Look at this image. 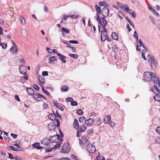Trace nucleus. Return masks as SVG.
<instances>
[{"label":"nucleus","instance_id":"nucleus-1","mask_svg":"<svg viewBox=\"0 0 160 160\" xmlns=\"http://www.w3.org/2000/svg\"><path fill=\"white\" fill-rule=\"evenodd\" d=\"M143 78V80L146 81H150L152 80L153 83L155 84L154 91L157 93L159 92L160 82L156 77V75L154 73L150 72H146L144 73Z\"/></svg>","mask_w":160,"mask_h":160},{"label":"nucleus","instance_id":"nucleus-2","mask_svg":"<svg viewBox=\"0 0 160 160\" xmlns=\"http://www.w3.org/2000/svg\"><path fill=\"white\" fill-rule=\"evenodd\" d=\"M148 62L150 63L151 67H152L153 64L156 67L157 63L154 57L152 56L148 55Z\"/></svg>","mask_w":160,"mask_h":160},{"label":"nucleus","instance_id":"nucleus-3","mask_svg":"<svg viewBox=\"0 0 160 160\" xmlns=\"http://www.w3.org/2000/svg\"><path fill=\"white\" fill-rule=\"evenodd\" d=\"M70 150V146L64 143L62 147L61 152L62 153H67L69 152Z\"/></svg>","mask_w":160,"mask_h":160},{"label":"nucleus","instance_id":"nucleus-4","mask_svg":"<svg viewBox=\"0 0 160 160\" xmlns=\"http://www.w3.org/2000/svg\"><path fill=\"white\" fill-rule=\"evenodd\" d=\"M86 149L89 153H94L96 151V148L92 144H88L86 147Z\"/></svg>","mask_w":160,"mask_h":160},{"label":"nucleus","instance_id":"nucleus-5","mask_svg":"<svg viewBox=\"0 0 160 160\" xmlns=\"http://www.w3.org/2000/svg\"><path fill=\"white\" fill-rule=\"evenodd\" d=\"M101 13L103 17H107L109 15V10L106 7L103 8L102 10Z\"/></svg>","mask_w":160,"mask_h":160},{"label":"nucleus","instance_id":"nucleus-6","mask_svg":"<svg viewBox=\"0 0 160 160\" xmlns=\"http://www.w3.org/2000/svg\"><path fill=\"white\" fill-rule=\"evenodd\" d=\"M59 137H60V136L59 134H58V136H53L51 137L49 139L50 142L51 143L56 142L58 141Z\"/></svg>","mask_w":160,"mask_h":160},{"label":"nucleus","instance_id":"nucleus-7","mask_svg":"<svg viewBox=\"0 0 160 160\" xmlns=\"http://www.w3.org/2000/svg\"><path fill=\"white\" fill-rule=\"evenodd\" d=\"M137 42L138 43V44H137L136 47V49L137 51H140L141 50V49H140L139 47H141L142 45V46L143 48H144L147 51L146 48H145V47L143 45V43L142 41L140 39L138 40Z\"/></svg>","mask_w":160,"mask_h":160},{"label":"nucleus","instance_id":"nucleus-8","mask_svg":"<svg viewBox=\"0 0 160 160\" xmlns=\"http://www.w3.org/2000/svg\"><path fill=\"white\" fill-rule=\"evenodd\" d=\"M94 119L93 118H89L85 121V123L88 126H91L93 124Z\"/></svg>","mask_w":160,"mask_h":160},{"label":"nucleus","instance_id":"nucleus-9","mask_svg":"<svg viewBox=\"0 0 160 160\" xmlns=\"http://www.w3.org/2000/svg\"><path fill=\"white\" fill-rule=\"evenodd\" d=\"M49 130L50 131L54 130L56 128L55 122H52L48 125Z\"/></svg>","mask_w":160,"mask_h":160},{"label":"nucleus","instance_id":"nucleus-10","mask_svg":"<svg viewBox=\"0 0 160 160\" xmlns=\"http://www.w3.org/2000/svg\"><path fill=\"white\" fill-rule=\"evenodd\" d=\"M19 70L20 73L23 74H25L26 72L25 67L24 65H21L19 68Z\"/></svg>","mask_w":160,"mask_h":160},{"label":"nucleus","instance_id":"nucleus-11","mask_svg":"<svg viewBox=\"0 0 160 160\" xmlns=\"http://www.w3.org/2000/svg\"><path fill=\"white\" fill-rule=\"evenodd\" d=\"M153 92L156 95H155L154 97V100L156 101L160 102V96L158 95V94L160 93V90H159V92L158 93H157L154 91V88H153Z\"/></svg>","mask_w":160,"mask_h":160},{"label":"nucleus","instance_id":"nucleus-12","mask_svg":"<svg viewBox=\"0 0 160 160\" xmlns=\"http://www.w3.org/2000/svg\"><path fill=\"white\" fill-rule=\"evenodd\" d=\"M41 142L42 144L44 145H47L49 143L50 140L48 138H46L42 139Z\"/></svg>","mask_w":160,"mask_h":160},{"label":"nucleus","instance_id":"nucleus-13","mask_svg":"<svg viewBox=\"0 0 160 160\" xmlns=\"http://www.w3.org/2000/svg\"><path fill=\"white\" fill-rule=\"evenodd\" d=\"M106 35H108L106 33L105 34L103 31L101 32V40L102 41H104L107 39Z\"/></svg>","mask_w":160,"mask_h":160},{"label":"nucleus","instance_id":"nucleus-14","mask_svg":"<svg viewBox=\"0 0 160 160\" xmlns=\"http://www.w3.org/2000/svg\"><path fill=\"white\" fill-rule=\"evenodd\" d=\"M40 143L39 142H36L34 144H32V146L33 147L37 148L38 149H41L43 148V147L40 146Z\"/></svg>","mask_w":160,"mask_h":160},{"label":"nucleus","instance_id":"nucleus-15","mask_svg":"<svg viewBox=\"0 0 160 160\" xmlns=\"http://www.w3.org/2000/svg\"><path fill=\"white\" fill-rule=\"evenodd\" d=\"M111 119V117L110 116L108 115L105 117L104 118L103 121L105 123H110V122Z\"/></svg>","mask_w":160,"mask_h":160},{"label":"nucleus","instance_id":"nucleus-16","mask_svg":"<svg viewBox=\"0 0 160 160\" xmlns=\"http://www.w3.org/2000/svg\"><path fill=\"white\" fill-rule=\"evenodd\" d=\"M58 56L59 57V58L61 61L64 63H66V62L65 59L66 58L65 56L62 55L60 53H58Z\"/></svg>","mask_w":160,"mask_h":160},{"label":"nucleus","instance_id":"nucleus-17","mask_svg":"<svg viewBox=\"0 0 160 160\" xmlns=\"http://www.w3.org/2000/svg\"><path fill=\"white\" fill-rule=\"evenodd\" d=\"M26 91L30 95H32L34 94V91L31 88H27Z\"/></svg>","mask_w":160,"mask_h":160},{"label":"nucleus","instance_id":"nucleus-18","mask_svg":"<svg viewBox=\"0 0 160 160\" xmlns=\"http://www.w3.org/2000/svg\"><path fill=\"white\" fill-rule=\"evenodd\" d=\"M10 50L14 55L16 54L18 51V50L17 48L14 47H11Z\"/></svg>","mask_w":160,"mask_h":160},{"label":"nucleus","instance_id":"nucleus-19","mask_svg":"<svg viewBox=\"0 0 160 160\" xmlns=\"http://www.w3.org/2000/svg\"><path fill=\"white\" fill-rule=\"evenodd\" d=\"M57 58L56 57L53 56L50 57L49 58V63H52L55 62V60L57 61Z\"/></svg>","mask_w":160,"mask_h":160},{"label":"nucleus","instance_id":"nucleus-20","mask_svg":"<svg viewBox=\"0 0 160 160\" xmlns=\"http://www.w3.org/2000/svg\"><path fill=\"white\" fill-rule=\"evenodd\" d=\"M53 113H50L48 115V117L49 118L50 120H55L56 118V116L53 112Z\"/></svg>","mask_w":160,"mask_h":160},{"label":"nucleus","instance_id":"nucleus-21","mask_svg":"<svg viewBox=\"0 0 160 160\" xmlns=\"http://www.w3.org/2000/svg\"><path fill=\"white\" fill-rule=\"evenodd\" d=\"M73 125L74 127L76 129H78L79 127L78 123L77 120L76 119H75L73 123Z\"/></svg>","mask_w":160,"mask_h":160},{"label":"nucleus","instance_id":"nucleus-22","mask_svg":"<svg viewBox=\"0 0 160 160\" xmlns=\"http://www.w3.org/2000/svg\"><path fill=\"white\" fill-rule=\"evenodd\" d=\"M96 10L97 12L96 14H99L101 13V8L100 7H99L97 5L95 6Z\"/></svg>","mask_w":160,"mask_h":160},{"label":"nucleus","instance_id":"nucleus-23","mask_svg":"<svg viewBox=\"0 0 160 160\" xmlns=\"http://www.w3.org/2000/svg\"><path fill=\"white\" fill-rule=\"evenodd\" d=\"M69 88V87L67 85H63L62 86L61 89V90L63 91L64 92L67 91Z\"/></svg>","mask_w":160,"mask_h":160},{"label":"nucleus","instance_id":"nucleus-24","mask_svg":"<svg viewBox=\"0 0 160 160\" xmlns=\"http://www.w3.org/2000/svg\"><path fill=\"white\" fill-rule=\"evenodd\" d=\"M111 36L112 39L117 40L118 39V34L117 33L114 32L112 33Z\"/></svg>","mask_w":160,"mask_h":160},{"label":"nucleus","instance_id":"nucleus-25","mask_svg":"<svg viewBox=\"0 0 160 160\" xmlns=\"http://www.w3.org/2000/svg\"><path fill=\"white\" fill-rule=\"evenodd\" d=\"M86 129V127L84 125L81 126L79 128V131L80 132H84Z\"/></svg>","mask_w":160,"mask_h":160},{"label":"nucleus","instance_id":"nucleus-26","mask_svg":"<svg viewBox=\"0 0 160 160\" xmlns=\"http://www.w3.org/2000/svg\"><path fill=\"white\" fill-rule=\"evenodd\" d=\"M95 120L96 121L97 124L98 126H100L102 122V121L101 120L98 118H97V119Z\"/></svg>","mask_w":160,"mask_h":160},{"label":"nucleus","instance_id":"nucleus-27","mask_svg":"<svg viewBox=\"0 0 160 160\" xmlns=\"http://www.w3.org/2000/svg\"><path fill=\"white\" fill-rule=\"evenodd\" d=\"M38 80L42 84H43L45 82V79L44 78H42L41 76H39L38 77Z\"/></svg>","mask_w":160,"mask_h":160},{"label":"nucleus","instance_id":"nucleus-28","mask_svg":"<svg viewBox=\"0 0 160 160\" xmlns=\"http://www.w3.org/2000/svg\"><path fill=\"white\" fill-rule=\"evenodd\" d=\"M68 56L71 57L74 59H77L78 57V56L77 55L72 53H69L68 54Z\"/></svg>","mask_w":160,"mask_h":160},{"label":"nucleus","instance_id":"nucleus-29","mask_svg":"<svg viewBox=\"0 0 160 160\" xmlns=\"http://www.w3.org/2000/svg\"><path fill=\"white\" fill-rule=\"evenodd\" d=\"M20 20L21 23L23 25H24L26 23L25 20L24 18L22 16H21L20 17Z\"/></svg>","mask_w":160,"mask_h":160},{"label":"nucleus","instance_id":"nucleus-30","mask_svg":"<svg viewBox=\"0 0 160 160\" xmlns=\"http://www.w3.org/2000/svg\"><path fill=\"white\" fill-rule=\"evenodd\" d=\"M7 148L8 149H10L13 151H16L18 150L17 148H15L13 146H8L7 147Z\"/></svg>","mask_w":160,"mask_h":160},{"label":"nucleus","instance_id":"nucleus-31","mask_svg":"<svg viewBox=\"0 0 160 160\" xmlns=\"http://www.w3.org/2000/svg\"><path fill=\"white\" fill-rule=\"evenodd\" d=\"M39 93H38L37 95H34L33 96V98H35L36 100H37V101H40V100H38V99L39 98H40V96L38 95Z\"/></svg>","mask_w":160,"mask_h":160},{"label":"nucleus","instance_id":"nucleus-32","mask_svg":"<svg viewBox=\"0 0 160 160\" xmlns=\"http://www.w3.org/2000/svg\"><path fill=\"white\" fill-rule=\"evenodd\" d=\"M41 86L42 87V90L43 92L46 94L47 95L49 96L50 95L49 93L46 90H45L44 88L41 85Z\"/></svg>","mask_w":160,"mask_h":160},{"label":"nucleus","instance_id":"nucleus-33","mask_svg":"<svg viewBox=\"0 0 160 160\" xmlns=\"http://www.w3.org/2000/svg\"><path fill=\"white\" fill-rule=\"evenodd\" d=\"M99 5L101 6H104L105 7L107 6L108 5V4L105 2H99Z\"/></svg>","mask_w":160,"mask_h":160},{"label":"nucleus","instance_id":"nucleus-34","mask_svg":"<svg viewBox=\"0 0 160 160\" xmlns=\"http://www.w3.org/2000/svg\"><path fill=\"white\" fill-rule=\"evenodd\" d=\"M61 143L59 142H58L57 143V144L54 146V147L53 149H58L60 146Z\"/></svg>","mask_w":160,"mask_h":160},{"label":"nucleus","instance_id":"nucleus-35","mask_svg":"<svg viewBox=\"0 0 160 160\" xmlns=\"http://www.w3.org/2000/svg\"><path fill=\"white\" fill-rule=\"evenodd\" d=\"M96 159L97 160H105L104 157L102 156H98L97 157Z\"/></svg>","mask_w":160,"mask_h":160},{"label":"nucleus","instance_id":"nucleus-36","mask_svg":"<svg viewBox=\"0 0 160 160\" xmlns=\"http://www.w3.org/2000/svg\"><path fill=\"white\" fill-rule=\"evenodd\" d=\"M134 37L137 39V41H138L139 39H138V36L136 31L134 32Z\"/></svg>","mask_w":160,"mask_h":160},{"label":"nucleus","instance_id":"nucleus-37","mask_svg":"<svg viewBox=\"0 0 160 160\" xmlns=\"http://www.w3.org/2000/svg\"><path fill=\"white\" fill-rule=\"evenodd\" d=\"M62 30L65 32L69 33V31L68 29L66 28L62 27Z\"/></svg>","mask_w":160,"mask_h":160},{"label":"nucleus","instance_id":"nucleus-38","mask_svg":"<svg viewBox=\"0 0 160 160\" xmlns=\"http://www.w3.org/2000/svg\"><path fill=\"white\" fill-rule=\"evenodd\" d=\"M0 46H2V48L3 49H6L7 47V44L3 43L1 42V44H0Z\"/></svg>","mask_w":160,"mask_h":160},{"label":"nucleus","instance_id":"nucleus-39","mask_svg":"<svg viewBox=\"0 0 160 160\" xmlns=\"http://www.w3.org/2000/svg\"><path fill=\"white\" fill-rule=\"evenodd\" d=\"M77 113L79 115H81L83 114V112L82 110L78 109L77 110Z\"/></svg>","mask_w":160,"mask_h":160},{"label":"nucleus","instance_id":"nucleus-40","mask_svg":"<svg viewBox=\"0 0 160 160\" xmlns=\"http://www.w3.org/2000/svg\"><path fill=\"white\" fill-rule=\"evenodd\" d=\"M113 51L116 53L118 52V48L117 46H114L112 48Z\"/></svg>","mask_w":160,"mask_h":160},{"label":"nucleus","instance_id":"nucleus-41","mask_svg":"<svg viewBox=\"0 0 160 160\" xmlns=\"http://www.w3.org/2000/svg\"><path fill=\"white\" fill-rule=\"evenodd\" d=\"M71 105H72V106H77L78 105V102L76 101H73H73H72L71 102Z\"/></svg>","mask_w":160,"mask_h":160},{"label":"nucleus","instance_id":"nucleus-42","mask_svg":"<svg viewBox=\"0 0 160 160\" xmlns=\"http://www.w3.org/2000/svg\"><path fill=\"white\" fill-rule=\"evenodd\" d=\"M69 42L73 44H78V41L75 40H70L69 41Z\"/></svg>","mask_w":160,"mask_h":160},{"label":"nucleus","instance_id":"nucleus-43","mask_svg":"<svg viewBox=\"0 0 160 160\" xmlns=\"http://www.w3.org/2000/svg\"><path fill=\"white\" fill-rule=\"evenodd\" d=\"M155 130L157 133L160 135V127H157Z\"/></svg>","mask_w":160,"mask_h":160},{"label":"nucleus","instance_id":"nucleus-44","mask_svg":"<svg viewBox=\"0 0 160 160\" xmlns=\"http://www.w3.org/2000/svg\"><path fill=\"white\" fill-rule=\"evenodd\" d=\"M42 74L43 76H47L48 75V72L47 71H44L42 72Z\"/></svg>","mask_w":160,"mask_h":160},{"label":"nucleus","instance_id":"nucleus-45","mask_svg":"<svg viewBox=\"0 0 160 160\" xmlns=\"http://www.w3.org/2000/svg\"><path fill=\"white\" fill-rule=\"evenodd\" d=\"M66 100L70 102H71L72 101H73V99L72 98L68 97L66 98Z\"/></svg>","mask_w":160,"mask_h":160},{"label":"nucleus","instance_id":"nucleus-46","mask_svg":"<svg viewBox=\"0 0 160 160\" xmlns=\"http://www.w3.org/2000/svg\"><path fill=\"white\" fill-rule=\"evenodd\" d=\"M71 158L73 159H75V160H78V158L74 154H72L71 156Z\"/></svg>","mask_w":160,"mask_h":160},{"label":"nucleus","instance_id":"nucleus-47","mask_svg":"<svg viewBox=\"0 0 160 160\" xmlns=\"http://www.w3.org/2000/svg\"><path fill=\"white\" fill-rule=\"evenodd\" d=\"M34 88L36 90L38 91L39 89V88L36 84H34L33 86Z\"/></svg>","mask_w":160,"mask_h":160},{"label":"nucleus","instance_id":"nucleus-48","mask_svg":"<svg viewBox=\"0 0 160 160\" xmlns=\"http://www.w3.org/2000/svg\"><path fill=\"white\" fill-rule=\"evenodd\" d=\"M69 159V158L68 157L62 158H59L58 160H68Z\"/></svg>","mask_w":160,"mask_h":160},{"label":"nucleus","instance_id":"nucleus-49","mask_svg":"<svg viewBox=\"0 0 160 160\" xmlns=\"http://www.w3.org/2000/svg\"><path fill=\"white\" fill-rule=\"evenodd\" d=\"M8 154L9 155L8 158H10L11 159H13L14 158L13 155L11 153H8Z\"/></svg>","mask_w":160,"mask_h":160},{"label":"nucleus","instance_id":"nucleus-50","mask_svg":"<svg viewBox=\"0 0 160 160\" xmlns=\"http://www.w3.org/2000/svg\"><path fill=\"white\" fill-rule=\"evenodd\" d=\"M126 28L128 30V32H130L131 31V28H130V25L129 24L127 23V24Z\"/></svg>","mask_w":160,"mask_h":160},{"label":"nucleus","instance_id":"nucleus-51","mask_svg":"<svg viewBox=\"0 0 160 160\" xmlns=\"http://www.w3.org/2000/svg\"><path fill=\"white\" fill-rule=\"evenodd\" d=\"M118 3L119 5L120 6V7L122 9H123L125 7L123 4H122L121 3L118 2Z\"/></svg>","mask_w":160,"mask_h":160},{"label":"nucleus","instance_id":"nucleus-52","mask_svg":"<svg viewBox=\"0 0 160 160\" xmlns=\"http://www.w3.org/2000/svg\"><path fill=\"white\" fill-rule=\"evenodd\" d=\"M97 16L95 17V18L98 22L100 20V18L99 16V14H96Z\"/></svg>","mask_w":160,"mask_h":160},{"label":"nucleus","instance_id":"nucleus-53","mask_svg":"<svg viewBox=\"0 0 160 160\" xmlns=\"http://www.w3.org/2000/svg\"><path fill=\"white\" fill-rule=\"evenodd\" d=\"M56 121L57 123V126L58 127L60 126V123L58 119H56Z\"/></svg>","mask_w":160,"mask_h":160},{"label":"nucleus","instance_id":"nucleus-54","mask_svg":"<svg viewBox=\"0 0 160 160\" xmlns=\"http://www.w3.org/2000/svg\"><path fill=\"white\" fill-rule=\"evenodd\" d=\"M46 49L49 53H51L52 52V50L48 48H46Z\"/></svg>","mask_w":160,"mask_h":160},{"label":"nucleus","instance_id":"nucleus-55","mask_svg":"<svg viewBox=\"0 0 160 160\" xmlns=\"http://www.w3.org/2000/svg\"><path fill=\"white\" fill-rule=\"evenodd\" d=\"M53 104L54 105L56 106L57 108H58V102L57 101H54L53 102Z\"/></svg>","mask_w":160,"mask_h":160},{"label":"nucleus","instance_id":"nucleus-56","mask_svg":"<svg viewBox=\"0 0 160 160\" xmlns=\"http://www.w3.org/2000/svg\"><path fill=\"white\" fill-rule=\"evenodd\" d=\"M43 107L44 109H47L48 107V104L46 103H44L43 105Z\"/></svg>","mask_w":160,"mask_h":160},{"label":"nucleus","instance_id":"nucleus-57","mask_svg":"<svg viewBox=\"0 0 160 160\" xmlns=\"http://www.w3.org/2000/svg\"><path fill=\"white\" fill-rule=\"evenodd\" d=\"M110 126L111 127H114L115 125V124L114 122H110Z\"/></svg>","mask_w":160,"mask_h":160},{"label":"nucleus","instance_id":"nucleus-58","mask_svg":"<svg viewBox=\"0 0 160 160\" xmlns=\"http://www.w3.org/2000/svg\"><path fill=\"white\" fill-rule=\"evenodd\" d=\"M11 135L15 139L17 138V134L13 133H11Z\"/></svg>","mask_w":160,"mask_h":160},{"label":"nucleus","instance_id":"nucleus-59","mask_svg":"<svg viewBox=\"0 0 160 160\" xmlns=\"http://www.w3.org/2000/svg\"><path fill=\"white\" fill-rule=\"evenodd\" d=\"M15 99L18 101H20V100L18 95H16L15 96Z\"/></svg>","mask_w":160,"mask_h":160},{"label":"nucleus","instance_id":"nucleus-60","mask_svg":"<svg viewBox=\"0 0 160 160\" xmlns=\"http://www.w3.org/2000/svg\"><path fill=\"white\" fill-rule=\"evenodd\" d=\"M125 8L127 12H128L129 11V7L128 6H125L124 7Z\"/></svg>","mask_w":160,"mask_h":160},{"label":"nucleus","instance_id":"nucleus-61","mask_svg":"<svg viewBox=\"0 0 160 160\" xmlns=\"http://www.w3.org/2000/svg\"><path fill=\"white\" fill-rule=\"evenodd\" d=\"M44 11L46 12H48V8L45 5L44 6Z\"/></svg>","mask_w":160,"mask_h":160},{"label":"nucleus","instance_id":"nucleus-62","mask_svg":"<svg viewBox=\"0 0 160 160\" xmlns=\"http://www.w3.org/2000/svg\"><path fill=\"white\" fill-rule=\"evenodd\" d=\"M78 16L75 15H72L70 16V17L72 18L76 19L78 18Z\"/></svg>","mask_w":160,"mask_h":160},{"label":"nucleus","instance_id":"nucleus-63","mask_svg":"<svg viewBox=\"0 0 160 160\" xmlns=\"http://www.w3.org/2000/svg\"><path fill=\"white\" fill-rule=\"evenodd\" d=\"M56 114L57 116L60 119H61L62 118V116L61 115H60L59 113H58V111L56 112Z\"/></svg>","mask_w":160,"mask_h":160},{"label":"nucleus","instance_id":"nucleus-64","mask_svg":"<svg viewBox=\"0 0 160 160\" xmlns=\"http://www.w3.org/2000/svg\"><path fill=\"white\" fill-rule=\"evenodd\" d=\"M132 15V17L133 18H135L136 17V13L134 12H133L131 14Z\"/></svg>","mask_w":160,"mask_h":160}]
</instances>
